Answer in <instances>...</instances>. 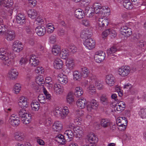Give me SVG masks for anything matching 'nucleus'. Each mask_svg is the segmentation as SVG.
Masks as SVG:
<instances>
[{"label": "nucleus", "mask_w": 146, "mask_h": 146, "mask_svg": "<svg viewBox=\"0 0 146 146\" xmlns=\"http://www.w3.org/2000/svg\"><path fill=\"white\" fill-rule=\"evenodd\" d=\"M94 11L96 14H102L107 13L110 12V9L107 6H102L99 3H95L93 5Z\"/></svg>", "instance_id": "f03ea898"}, {"label": "nucleus", "mask_w": 146, "mask_h": 146, "mask_svg": "<svg viewBox=\"0 0 146 146\" xmlns=\"http://www.w3.org/2000/svg\"><path fill=\"white\" fill-rule=\"evenodd\" d=\"M46 27L47 29V32L49 33H52L54 29V28L53 24L51 23H49L46 25Z\"/></svg>", "instance_id": "c03bdc74"}, {"label": "nucleus", "mask_w": 146, "mask_h": 146, "mask_svg": "<svg viewBox=\"0 0 146 146\" xmlns=\"http://www.w3.org/2000/svg\"><path fill=\"white\" fill-rule=\"evenodd\" d=\"M14 137L17 141H22L24 139V135L22 133L18 132L15 133Z\"/></svg>", "instance_id": "ea45409f"}, {"label": "nucleus", "mask_w": 146, "mask_h": 146, "mask_svg": "<svg viewBox=\"0 0 146 146\" xmlns=\"http://www.w3.org/2000/svg\"><path fill=\"white\" fill-rule=\"evenodd\" d=\"M60 46L58 45H54L52 48V52L55 56L60 54Z\"/></svg>", "instance_id": "c85d7f7f"}, {"label": "nucleus", "mask_w": 146, "mask_h": 146, "mask_svg": "<svg viewBox=\"0 0 146 146\" xmlns=\"http://www.w3.org/2000/svg\"><path fill=\"white\" fill-rule=\"evenodd\" d=\"M117 50L116 48L114 46H112L107 50V53L108 55H110L112 58H114V56H116V55L113 54Z\"/></svg>", "instance_id": "72a5a7b5"}, {"label": "nucleus", "mask_w": 146, "mask_h": 146, "mask_svg": "<svg viewBox=\"0 0 146 146\" xmlns=\"http://www.w3.org/2000/svg\"><path fill=\"white\" fill-rule=\"evenodd\" d=\"M9 123L13 126H17L20 123V119L17 115L15 114H12L9 120Z\"/></svg>", "instance_id": "39448f33"}, {"label": "nucleus", "mask_w": 146, "mask_h": 146, "mask_svg": "<svg viewBox=\"0 0 146 146\" xmlns=\"http://www.w3.org/2000/svg\"><path fill=\"white\" fill-rule=\"evenodd\" d=\"M21 88V85L20 84L17 83L15 84L14 90L16 94L18 93L20 91Z\"/></svg>", "instance_id": "864d4df0"}, {"label": "nucleus", "mask_w": 146, "mask_h": 146, "mask_svg": "<svg viewBox=\"0 0 146 146\" xmlns=\"http://www.w3.org/2000/svg\"><path fill=\"white\" fill-rule=\"evenodd\" d=\"M68 113V108L65 106L64 107L63 109L61 111V117L62 119L64 118Z\"/></svg>", "instance_id": "a19ab883"}, {"label": "nucleus", "mask_w": 146, "mask_h": 146, "mask_svg": "<svg viewBox=\"0 0 146 146\" xmlns=\"http://www.w3.org/2000/svg\"><path fill=\"white\" fill-rule=\"evenodd\" d=\"M75 15L78 19H81L84 16V13L82 9H76L75 11Z\"/></svg>", "instance_id": "393cba45"}, {"label": "nucleus", "mask_w": 146, "mask_h": 146, "mask_svg": "<svg viewBox=\"0 0 146 146\" xmlns=\"http://www.w3.org/2000/svg\"><path fill=\"white\" fill-rule=\"evenodd\" d=\"M109 23L108 20L104 18H100L99 19L98 25L99 28L103 29V28L106 27Z\"/></svg>", "instance_id": "2eb2a0df"}, {"label": "nucleus", "mask_w": 146, "mask_h": 146, "mask_svg": "<svg viewBox=\"0 0 146 146\" xmlns=\"http://www.w3.org/2000/svg\"><path fill=\"white\" fill-rule=\"evenodd\" d=\"M45 125L46 126H49L51 125L52 122L50 118L46 119L44 122Z\"/></svg>", "instance_id": "69168bd1"}, {"label": "nucleus", "mask_w": 146, "mask_h": 146, "mask_svg": "<svg viewBox=\"0 0 146 146\" xmlns=\"http://www.w3.org/2000/svg\"><path fill=\"white\" fill-rule=\"evenodd\" d=\"M117 104L118 105H119L118 106H119L121 111L124 110L125 107V105L124 102L122 101H120L118 102Z\"/></svg>", "instance_id": "8fccbe9b"}, {"label": "nucleus", "mask_w": 146, "mask_h": 146, "mask_svg": "<svg viewBox=\"0 0 146 146\" xmlns=\"http://www.w3.org/2000/svg\"><path fill=\"white\" fill-rule=\"evenodd\" d=\"M7 26L6 25H4L3 24L0 25V33L3 34L5 33L4 30L5 28H6Z\"/></svg>", "instance_id": "e2e57ef3"}, {"label": "nucleus", "mask_w": 146, "mask_h": 146, "mask_svg": "<svg viewBox=\"0 0 146 146\" xmlns=\"http://www.w3.org/2000/svg\"><path fill=\"white\" fill-rule=\"evenodd\" d=\"M116 122L119 127H123V128L122 129V130H124L126 128L127 121L125 117H120L117 119Z\"/></svg>", "instance_id": "9d476101"}, {"label": "nucleus", "mask_w": 146, "mask_h": 146, "mask_svg": "<svg viewBox=\"0 0 146 146\" xmlns=\"http://www.w3.org/2000/svg\"><path fill=\"white\" fill-rule=\"evenodd\" d=\"M73 76L74 79L76 80H79L82 76L81 72L80 73L77 70L74 72Z\"/></svg>", "instance_id": "79ce46f5"}, {"label": "nucleus", "mask_w": 146, "mask_h": 146, "mask_svg": "<svg viewBox=\"0 0 146 146\" xmlns=\"http://www.w3.org/2000/svg\"><path fill=\"white\" fill-rule=\"evenodd\" d=\"M61 111L58 109H56L54 111V115L57 117H61Z\"/></svg>", "instance_id": "13d9d810"}, {"label": "nucleus", "mask_w": 146, "mask_h": 146, "mask_svg": "<svg viewBox=\"0 0 146 146\" xmlns=\"http://www.w3.org/2000/svg\"><path fill=\"white\" fill-rule=\"evenodd\" d=\"M26 19L25 15L21 13L18 14L16 17L17 23L21 25H23L25 23Z\"/></svg>", "instance_id": "a211bd4d"}, {"label": "nucleus", "mask_w": 146, "mask_h": 146, "mask_svg": "<svg viewBox=\"0 0 146 146\" xmlns=\"http://www.w3.org/2000/svg\"><path fill=\"white\" fill-rule=\"evenodd\" d=\"M131 1L135 5L140 6L143 5L142 0H131Z\"/></svg>", "instance_id": "603ef678"}, {"label": "nucleus", "mask_w": 146, "mask_h": 146, "mask_svg": "<svg viewBox=\"0 0 146 146\" xmlns=\"http://www.w3.org/2000/svg\"><path fill=\"white\" fill-rule=\"evenodd\" d=\"M88 140L90 143H95L98 141V138L93 133H90L87 135Z\"/></svg>", "instance_id": "412c9836"}, {"label": "nucleus", "mask_w": 146, "mask_h": 146, "mask_svg": "<svg viewBox=\"0 0 146 146\" xmlns=\"http://www.w3.org/2000/svg\"><path fill=\"white\" fill-rule=\"evenodd\" d=\"M100 124L102 126L105 128L112 125V123L109 120L106 119H101Z\"/></svg>", "instance_id": "c756f323"}, {"label": "nucleus", "mask_w": 146, "mask_h": 146, "mask_svg": "<svg viewBox=\"0 0 146 146\" xmlns=\"http://www.w3.org/2000/svg\"><path fill=\"white\" fill-rule=\"evenodd\" d=\"M35 30L38 36H42L45 34L46 29L44 26H39L36 28Z\"/></svg>", "instance_id": "aec40b11"}, {"label": "nucleus", "mask_w": 146, "mask_h": 146, "mask_svg": "<svg viewBox=\"0 0 146 146\" xmlns=\"http://www.w3.org/2000/svg\"><path fill=\"white\" fill-rule=\"evenodd\" d=\"M74 96L73 93L72 92H69L66 97V102L69 104H71L74 101Z\"/></svg>", "instance_id": "2f4dec72"}, {"label": "nucleus", "mask_w": 146, "mask_h": 146, "mask_svg": "<svg viewBox=\"0 0 146 146\" xmlns=\"http://www.w3.org/2000/svg\"><path fill=\"white\" fill-rule=\"evenodd\" d=\"M124 7L127 9H130L133 8V5L129 0H124L123 3Z\"/></svg>", "instance_id": "e433bc0d"}, {"label": "nucleus", "mask_w": 146, "mask_h": 146, "mask_svg": "<svg viewBox=\"0 0 146 146\" xmlns=\"http://www.w3.org/2000/svg\"><path fill=\"white\" fill-rule=\"evenodd\" d=\"M106 55L105 53L102 51L96 52L94 56V59L98 62H100L104 59Z\"/></svg>", "instance_id": "423d86ee"}, {"label": "nucleus", "mask_w": 146, "mask_h": 146, "mask_svg": "<svg viewBox=\"0 0 146 146\" xmlns=\"http://www.w3.org/2000/svg\"><path fill=\"white\" fill-rule=\"evenodd\" d=\"M35 21H37L38 23H40L42 24L43 23V19L41 16L38 15L36 18Z\"/></svg>", "instance_id": "bf43d9fd"}, {"label": "nucleus", "mask_w": 146, "mask_h": 146, "mask_svg": "<svg viewBox=\"0 0 146 146\" xmlns=\"http://www.w3.org/2000/svg\"><path fill=\"white\" fill-rule=\"evenodd\" d=\"M84 44L88 49L90 50L95 47V42L94 40L90 38L85 40L84 42Z\"/></svg>", "instance_id": "1a4fd4ad"}, {"label": "nucleus", "mask_w": 146, "mask_h": 146, "mask_svg": "<svg viewBox=\"0 0 146 146\" xmlns=\"http://www.w3.org/2000/svg\"><path fill=\"white\" fill-rule=\"evenodd\" d=\"M28 3L30 5L33 7L35 6L36 1L35 0H28Z\"/></svg>", "instance_id": "0e129e2a"}, {"label": "nucleus", "mask_w": 146, "mask_h": 146, "mask_svg": "<svg viewBox=\"0 0 146 146\" xmlns=\"http://www.w3.org/2000/svg\"><path fill=\"white\" fill-rule=\"evenodd\" d=\"M130 70L129 67L123 66L119 68L118 73L121 77H125L129 74Z\"/></svg>", "instance_id": "20e7f679"}, {"label": "nucleus", "mask_w": 146, "mask_h": 146, "mask_svg": "<svg viewBox=\"0 0 146 146\" xmlns=\"http://www.w3.org/2000/svg\"><path fill=\"white\" fill-rule=\"evenodd\" d=\"M63 88V87L61 86L60 84H57V83L55 84H54V90H57Z\"/></svg>", "instance_id": "338daca9"}, {"label": "nucleus", "mask_w": 146, "mask_h": 146, "mask_svg": "<svg viewBox=\"0 0 146 146\" xmlns=\"http://www.w3.org/2000/svg\"><path fill=\"white\" fill-rule=\"evenodd\" d=\"M92 35V32L90 31L88 29H85L81 32L80 36L81 38L85 40L87 38H90Z\"/></svg>", "instance_id": "ddd939ff"}, {"label": "nucleus", "mask_w": 146, "mask_h": 146, "mask_svg": "<svg viewBox=\"0 0 146 146\" xmlns=\"http://www.w3.org/2000/svg\"><path fill=\"white\" fill-rule=\"evenodd\" d=\"M13 50L14 51L17 52H19L23 49V45L21 42L19 41L14 42L13 44Z\"/></svg>", "instance_id": "f3484780"}, {"label": "nucleus", "mask_w": 146, "mask_h": 146, "mask_svg": "<svg viewBox=\"0 0 146 146\" xmlns=\"http://www.w3.org/2000/svg\"><path fill=\"white\" fill-rule=\"evenodd\" d=\"M27 13L29 17L31 19L35 18L36 16L38 15L37 11L34 9L29 10L28 11Z\"/></svg>", "instance_id": "cd10ccee"}, {"label": "nucleus", "mask_w": 146, "mask_h": 146, "mask_svg": "<svg viewBox=\"0 0 146 146\" xmlns=\"http://www.w3.org/2000/svg\"><path fill=\"white\" fill-rule=\"evenodd\" d=\"M59 82L62 84H66L68 81V77L63 74H60L58 78Z\"/></svg>", "instance_id": "4be33fe9"}, {"label": "nucleus", "mask_w": 146, "mask_h": 146, "mask_svg": "<svg viewBox=\"0 0 146 146\" xmlns=\"http://www.w3.org/2000/svg\"><path fill=\"white\" fill-rule=\"evenodd\" d=\"M18 74L17 70L15 69H12L9 72V77L12 79H15L17 77Z\"/></svg>", "instance_id": "473e14b6"}, {"label": "nucleus", "mask_w": 146, "mask_h": 146, "mask_svg": "<svg viewBox=\"0 0 146 146\" xmlns=\"http://www.w3.org/2000/svg\"><path fill=\"white\" fill-rule=\"evenodd\" d=\"M139 114L141 118L143 119L146 118V108H141L139 112Z\"/></svg>", "instance_id": "37998d69"}, {"label": "nucleus", "mask_w": 146, "mask_h": 146, "mask_svg": "<svg viewBox=\"0 0 146 146\" xmlns=\"http://www.w3.org/2000/svg\"><path fill=\"white\" fill-rule=\"evenodd\" d=\"M17 113L21 119L22 122L25 124L29 123L31 121V115L28 113L24 109L18 108L16 110Z\"/></svg>", "instance_id": "f257e3e1"}, {"label": "nucleus", "mask_w": 146, "mask_h": 146, "mask_svg": "<svg viewBox=\"0 0 146 146\" xmlns=\"http://www.w3.org/2000/svg\"><path fill=\"white\" fill-rule=\"evenodd\" d=\"M67 68L70 70H72L74 66V61L72 58L68 59L66 62Z\"/></svg>", "instance_id": "7c9ffc66"}, {"label": "nucleus", "mask_w": 146, "mask_h": 146, "mask_svg": "<svg viewBox=\"0 0 146 146\" xmlns=\"http://www.w3.org/2000/svg\"><path fill=\"white\" fill-rule=\"evenodd\" d=\"M43 72V69L42 67H38L35 70V72L36 73H39V74H42Z\"/></svg>", "instance_id": "052dcab7"}, {"label": "nucleus", "mask_w": 146, "mask_h": 146, "mask_svg": "<svg viewBox=\"0 0 146 146\" xmlns=\"http://www.w3.org/2000/svg\"><path fill=\"white\" fill-rule=\"evenodd\" d=\"M29 63L32 66L36 67L39 63L38 58L35 56H30L29 57Z\"/></svg>", "instance_id": "4468645a"}, {"label": "nucleus", "mask_w": 146, "mask_h": 146, "mask_svg": "<svg viewBox=\"0 0 146 146\" xmlns=\"http://www.w3.org/2000/svg\"><path fill=\"white\" fill-rule=\"evenodd\" d=\"M38 99L41 103L44 104L45 103V97L43 94H40L38 96Z\"/></svg>", "instance_id": "3c124183"}, {"label": "nucleus", "mask_w": 146, "mask_h": 146, "mask_svg": "<svg viewBox=\"0 0 146 146\" xmlns=\"http://www.w3.org/2000/svg\"><path fill=\"white\" fill-rule=\"evenodd\" d=\"M31 107L33 110H38L40 108V104L39 102L33 101L31 104Z\"/></svg>", "instance_id": "58836bf2"}, {"label": "nucleus", "mask_w": 146, "mask_h": 146, "mask_svg": "<svg viewBox=\"0 0 146 146\" xmlns=\"http://www.w3.org/2000/svg\"><path fill=\"white\" fill-rule=\"evenodd\" d=\"M36 82L39 85H40L44 82L43 76H38L36 79Z\"/></svg>", "instance_id": "09e8293b"}, {"label": "nucleus", "mask_w": 146, "mask_h": 146, "mask_svg": "<svg viewBox=\"0 0 146 146\" xmlns=\"http://www.w3.org/2000/svg\"><path fill=\"white\" fill-rule=\"evenodd\" d=\"M63 62L62 60L60 58H56L54 61V66L56 69H60L63 66Z\"/></svg>", "instance_id": "a878e982"}, {"label": "nucleus", "mask_w": 146, "mask_h": 146, "mask_svg": "<svg viewBox=\"0 0 146 146\" xmlns=\"http://www.w3.org/2000/svg\"><path fill=\"white\" fill-rule=\"evenodd\" d=\"M82 23L83 25L86 26H88L89 25V21L86 19H84L82 20Z\"/></svg>", "instance_id": "774afa93"}, {"label": "nucleus", "mask_w": 146, "mask_h": 146, "mask_svg": "<svg viewBox=\"0 0 146 146\" xmlns=\"http://www.w3.org/2000/svg\"><path fill=\"white\" fill-rule=\"evenodd\" d=\"M18 105L21 109H25L28 107L29 102L27 101V98L25 96H21L19 99Z\"/></svg>", "instance_id": "0eeeda50"}, {"label": "nucleus", "mask_w": 146, "mask_h": 146, "mask_svg": "<svg viewBox=\"0 0 146 146\" xmlns=\"http://www.w3.org/2000/svg\"><path fill=\"white\" fill-rule=\"evenodd\" d=\"M74 129H75V128H74V126H72L71 127V129H72V130L68 129L65 131L64 132V135H66L67 136L68 138L69 139V141L72 140L74 137L73 131H75V129L74 130Z\"/></svg>", "instance_id": "5701e85b"}, {"label": "nucleus", "mask_w": 146, "mask_h": 146, "mask_svg": "<svg viewBox=\"0 0 146 146\" xmlns=\"http://www.w3.org/2000/svg\"><path fill=\"white\" fill-rule=\"evenodd\" d=\"M106 82L107 84L110 86H111L114 84L115 79L112 74H109L106 76Z\"/></svg>", "instance_id": "6ab92c4d"}, {"label": "nucleus", "mask_w": 146, "mask_h": 146, "mask_svg": "<svg viewBox=\"0 0 146 146\" xmlns=\"http://www.w3.org/2000/svg\"><path fill=\"white\" fill-rule=\"evenodd\" d=\"M81 73L82 76L84 78L87 77L90 74V71L86 67L82 68Z\"/></svg>", "instance_id": "f704fd0d"}, {"label": "nucleus", "mask_w": 146, "mask_h": 146, "mask_svg": "<svg viewBox=\"0 0 146 146\" xmlns=\"http://www.w3.org/2000/svg\"><path fill=\"white\" fill-rule=\"evenodd\" d=\"M29 56H27L25 58H22L20 61V64L21 65L23 64H25L29 60Z\"/></svg>", "instance_id": "5fc2aeb1"}, {"label": "nucleus", "mask_w": 146, "mask_h": 146, "mask_svg": "<svg viewBox=\"0 0 146 146\" xmlns=\"http://www.w3.org/2000/svg\"><path fill=\"white\" fill-rule=\"evenodd\" d=\"M100 102L104 105H107L109 102L107 98L104 95L101 97Z\"/></svg>", "instance_id": "de8ad7c7"}, {"label": "nucleus", "mask_w": 146, "mask_h": 146, "mask_svg": "<svg viewBox=\"0 0 146 146\" xmlns=\"http://www.w3.org/2000/svg\"><path fill=\"white\" fill-rule=\"evenodd\" d=\"M70 52H75L76 51L77 48L73 44H71L69 45L68 48Z\"/></svg>", "instance_id": "4d7b16f0"}, {"label": "nucleus", "mask_w": 146, "mask_h": 146, "mask_svg": "<svg viewBox=\"0 0 146 146\" xmlns=\"http://www.w3.org/2000/svg\"><path fill=\"white\" fill-rule=\"evenodd\" d=\"M92 8L89 6L86 7L85 11V13L86 15L89 17H92V16L94 15V14L93 12H92Z\"/></svg>", "instance_id": "c9c22d12"}, {"label": "nucleus", "mask_w": 146, "mask_h": 146, "mask_svg": "<svg viewBox=\"0 0 146 146\" xmlns=\"http://www.w3.org/2000/svg\"><path fill=\"white\" fill-rule=\"evenodd\" d=\"M56 36L55 35H52L49 37V41L51 43L53 44L56 41Z\"/></svg>", "instance_id": "6e6d98bb"}, {"label": "nucleus", "mask_w": 146, "mask_h": 146, "mask_svg": "<svg viewBox=\"0 0 146 146\" xmlns=\"http://www.w3.org/2000/svg\"><path fill=\"white\" fill-rule=\"evenodd\" d=\"M98 106V103L94 99L92 100L89 104L87 105V110L89 111H92L93 110L96 109Z\"/></svg>", "instance_id": "9b49d317"}, {"label": "nucleus", "mask_w": 146, "mask_h": 146, "mask_svg": "<svg viewBox=\"0 0 146 146\" xmlns=\"http://www.w3.org/2000/svg\"><path fill=\"white\" fill-rule=\"evenodd\" d=\"M66 33L64 29H60L58 31V34L60 36H62L64 35Z\"/></svg>", "instance_id": "680f3d73"}, {"label": "nucleus", "mask_w": 146, "mask_h": 146, "mask_svg": "<svg viewBox=\"0 0 146 146\" xmlns=\"http://www.w3.org/2000/svg\"><path fill=\"white\" fill-rule=\"evenodd\" d=\"M13 4L12 0H5L3 6L5 7H10Z\"/></svg>", "instance_id": "49530a36"}, {"label": "nucleus", "mask_w": 146, "mask_h": 146, "mask_svg": "<svg viewBox=\"0 0 146 146\" xmlns=\"http://www.w3.org/2000/svg\"><path fill=\"white\" fill-rule=\"evenodd\" d=\"M52 129L53 131L55 132H60L62 129V125L61 122L59 121H55L52 125Z\"/></svg>", "instance_id": "f8f14e48"}, {"label": "nucleus", "mask_w": 146, "mask_h": 146, "mask_svg": "<svg viewBox=\"0 0 146 146\" xmlns=\"http://www.w3.org/2000/svg\"><path fill=\"white\" fill-rule=\"evenodd\" d=\"M10 53L8 52L7 50L3 48L0 49V59L3 61H5V64L8 66L11 64Z\"/></svg>", "instance_id": "7ed1b4c3"}, {"label": "nucleus", "mask_w": 146, "mask_h": 146, "mask_svg": "<svg viewBox=\"0 0 146 146\" xmlns=\"http://www.w3.org/2000/svg\"><path fill=\"white\" fill-rule=\"evenodd\" d=\"M56 139L59 143L62 144L66 143L67 142L65 136L61 134L57 135L56 137Z\"/></svg>", "instance_id": "bb28decb"}, {"label": "nucleus", "mask_w": 146, "mask_h": 146, "mask_svg": "<svg viewBox=\"0 0 146 146\" xmlns=\"http://www.w3.org/2000/svg\"><path fill=\"white\" fill-rule=\"evenodd\" d=\"M8 94L6 93H3L1 99L2 100L4 101L5 102H7L8 103H9V98L8 97ZM9 105H11V102H9Z\"/></svg>", "instance_id": "a18cd8bd"}, {"label": "nucleus", "mask_w": 146, "mask_h": 146, "mask_svg": "<svg viewBox=\"0 0 146 146\" xmlns=\"http://www.w3.org/2000/svg\"><path fill=\"white\" fill-rule=\"evenodd\" d=\"M121 33L126 37H128L132 34V30L131 28L126 26H123L121 28Z\"/></svg>", "instance_id": "dca6fc26"}, {"label": "nucleus", "mask_w": 146, "mask_h": 146, "mask_svg": "<svg viewBox=\"0 0 146 146\" xmlns=\"http://www.w3.org/2000/svg\"><path fill=\"white\" fill-rule=\"evenodd\" d=\"M83 93L82 88L80 87H77L75 89L74 94L76 96L79 97L82 95Z\"/></svg>", "instance_id": "4c0bfd02"}, {"label": "nucleus", "mask_w": 146, "mask_h": 146, "mask_svg": "<svg viewBox=\"0 0 146 146\" xmlns=\"http://www.w3.org/2000/svg\"><path fill=\"white\" fill-rule=\"evenodd\" d=\"M86 100L85 99H80L76 102V104L80 109H82L84 108L86 105Z\"/></svg>", "instance_id": "b1692460"}, {"label": "nucleus", "mask_w": 146, "mask_h": 146, "mask_svg": "<svg viewBox=\"0 0 146 146\" xmlns=\"http://www.w3.org/2000/svg\"><path fill=\"white\" fill-rule=\"evenodd\" d=\"M5 38L9 41L13 40L15 38V34L14 31L8 30L5 32Z\"/></svg>", "instance_id": "6e6552de"}]
</instances>
